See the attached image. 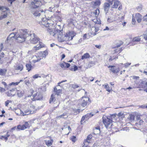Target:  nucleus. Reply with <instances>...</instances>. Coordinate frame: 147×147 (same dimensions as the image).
Instances as JSON below:
<instances>
[{
	"instance_id": "f257e3e1",
	"label": "nucleus",
	"mask_w": 147,
	"mask_h": 147,
	"mask_svg": "<svg viewBox=\"0 0 147 147\" xmlns=\"http://www.w3.org/2000/svg\"><path fill=\"white\" fill-rule=\"evenodd\" d=\"M42 3L39 0H33L30 4V10L34 16L39 17L40 15L42 16H45V11L42 9H40L39 10L37 9L42 5Z\"/></svg>"
},
{
	"instance_id": "f03ea898",
	"label": "nucleus",
	"mask_w": 147,
	"mask_h": 147,
	"mask_svg": "<svg viewBox=\"0 0 147 147\" xmlns=\"http://www.w3.org/2000/svg\"><path fill=\"white\" fill-rule=\"evenodd\" d=\"M28 37H30L29 40L30 43L32 44H36L39 43V44L34 46L33 49L34 51L39 50L40 48L44 47V45L40 41V39L35 35L34 34H29Z\"/></svg>"
},
{
	"instance_id": "7ed1b4c3",
	"label": "nucleus",
	"mask_w": 147,
	"mask_h": 147,
	"mask_svg": "<svg viewBox=\"0 0 147 147\" xmlns=\"http://www.w3.org/2000/svg\"><path fill=\"white\" fill-rule=\"evenodd\" d=\"M21 31L22 32H20L21 33L20 34H17L15 38L17 42L20 43L24 41L26 38H28L29 35V34H28L26 32L22 30Z\"/></svg>"
},
{
	"instance_id": "20e7f679",
	"label": "nucleus",
	"mask_w": 147,
	"mask_h": 147,
	"mask_svg": "<svg viewBox=\"0 0 147 147\" xmlns=\"http://www.w3.org/2000/svg\"><path fill=\"white\" fill-rule=\"evenodd\" d=\"M60 26L58 25L55 28V29L54 30H53L49 29L48 31V32L51 35L54 37H58L60 38L61 37V30L59 29L60 28Z\"/></svg>"
},
{
	"instance_id": "39448f33",
	"label": "nucleus",
	"mask_w": 147,
	"mask_h": 147,
	"mask_svg": "<svg viewBox=\"0 0 147 147\" xmlns=\"http://www.w3.org/2000/svg\"><path fill=\"white\" fill-rule=\"evenodd\" d=\"M90 102L89 98L88 97H82L79 101L78 107L81 108V107H85L87 105H88Z\"/></svg>"
},
{
	"instance_id": "423d86ee",
	"label": "nucleus",
	"mask_w": 147,
	"mask_h": 147,
	"mask_svg": "<svg viewBox=\"0 0 147 147\" xmlns=\"http://www.w3.org/2000/svg\"><path fill=\"white\" fill-rule=\"evenodd\" d=\"M102 121L103 123L107 128H110L111 126L112 121L109 117L104 115L102 117Z\"/></svg>"
},
{
	"instance_id": "0eeeda50",
	"label": "nucleus",
	"mask_w": 147,
	"mask_h": 147,
	"mask_svg": "<svg viewBox=\"0 0 147 147\" xmlns=\"http://www.w3.org/2000/svg\"><path fill=\"white\" fill-rule=\"evenodd\" d=\"M76 33L73 31H69L65 35V39L68 40H71L75 36Z\"/></svg>"
},
{
	"instance_id": "6e6552de",
	"label": "nucleus",
	"mask_w": 147,
	"mask_h": 147,
	"mask_svg": "<svg viewBox=\"0 0 147 147\" xmlns=\"http://www.w3.org/2000/svg\"><path fill=\"white\" fill-rule=\"evenodd\" d=\"M51 20L43 18L42 19L41 24L46 27H48L51 26L52 24L50 23Z\"/></svg>"
},
{
	"instance_id": "1a4fd4ad",
	"label": "nucleus",
	"mask_w": 147,
	"mask_h": 147,
	"mask_svg": "<svg viewBox=\"0 0 147 147\" xmlns=\"http://www.w3.org/2000/svg\"><path fill=\"white\" fill-rule=\"evenodd\" d=\"M32 96L33 98H32V99L33 101L40 100L42 99L43 97L42 94L40 93L38 94L35 93Z\"/></svg>"
},
{
	"instance_id": "9d476101",
	"label": "nucleus",
	"mask_w": 147,
	"mask_h": 147,
	"mask_svg": "<svg viewBox=\"0 0 147 147\" xmlns=\"http://www.w3.org/2000/svg\"><path fill=\"white\" fill-rule=\"evenodd\" d=\"M34 113V111H31L30 109L28 108L26 109L24 111H21V114L23 116H24L26 115H28L30 114H32Z\"/></svg>"
},
{
	"instance_id": "9b49d317",
	"label": "nucleus",
	"mask_w": 147,
	"mask_h": 147,
	"mask_svg": "<svg viewBox=\"0 0 147 147\" xmlns=\"http://www.w3.org/2000/svg\"><path fill=\"white\" fill-rule=\"evenodd\" d=\"M115 66L109 65L108 67L111 68L109 70L111 71L113 73L116 74L119 72V68H116L115 69Z\"/></svg>"
},
{
	"instance_id": "f8f14e48",
	"label": "nucleus",
	"mask_w": 147,
	"mask_h": 147,
	"mask_svg": "<svg viewBox=\"0 0 147 147\" xmlns=\"http://www.w3.org/2000/svg\"><path fill=\"white\" fill-rule=\"evenodd\" d=\"M16 89L12 88L8 92L7 95L8 96L12 97L14 96L16 93Z\"/></svg>"
},
{
	"instance_id": "ddd939ff",
	"label": "nucleus",
	"mask_w": 147,
	"mask_h": 147,
	"mask_svg": "<svg viewBox=\"0 0 147 147\" xmlns=\"http://www.w3.org/2000/svg\"><path fill=\"white\" fill-rule=\"evenodd\" d=\"M142 36H138L134 37L133 38L132 40V44H133V45H135L136 42H138L140 41L141 39V38Z\"/></svg>"
},
{
	"instance_id": "4468645a",
	"label": "nucleus",
	"mask_w": 147,
	"mask_h": 147,
	"mask_svg": "<svg viewBox=\"0 0 147 147\" xmlns=\"http://www.w3.org/2000/svg\"><path fill=\"white\" fill-rule=\"evenodd\" d=\"M57 87H55L54 89V93H55V94H54L55 95H57V96H59L62 93V90L60 89H58L59 88H57L58 87L57 86Z\"/></svg>"
},
{
	"instance_id": "2eb2a0df",
	"label": "nucleus",
	"mask_w": 147,
	"mask_h": 147,
	"mask_svg": "<svg viewBox=\"0 0 147 147\" xmlns=\"http://www.w3.org/2000/svg\"><path fill=\"white\" fill-rule=\"evenodd\" d=\"M110 4L107 3H105L104 4V8L105 12L106 13L109 9Z\"/></svg>"
},
{
	"instance_id": "dca6fc26",
	"label": "nucleus",
	"mask_w": 147,
	"mask_h": 147,
	"mask_svg": "<svg viewBox=\"0 0 147 147\" xmlns=\"http://www.w3.org/2000/svg\"><path fill=\"white\" fill-rule=\"evenodd\" d=\"M136 20L138 23L141 22L142 18V16L139 13H137L135 15Z\"/></svg>"
},
{
	"instance_id": "f3484780",
	"label": "nucleus",
	"mask_w": 147,
	"mask_h": 147,
	"mask_svg": "<svg viewBox=\"0 0 147 147\" xmlns=\"http://www.w3.org/2000/svg\"><path fill=\"white\" fill-rule=\"evenodd\" d=\"M92 138V136L90 134L89 135L86 139L84 142V146L85 145V144L86 143L88 144L89 143L90 141Z\"/></svg>"
},
{
	"instance_id": "a211bd4d",
	"label": "nucleus",
	"mask_w": 147,
	"mask_h": 147,
	"mask_svg": "<svg viewBox=\"0 0 147 147\" xmlns=\"http://www.w3.org/2000/svg\"><path fill=\"white\" fill-rule=\"evenodd\" d=\"M67 117L68 116L67 115V113H64L62 115L57 116L56 117V118L59 119L60 118H62L65 119H66L67 118Z\"/></svg>"
},
{
	"instance_id": "6ab92c4d",
	"label": "nucleus",
	"mask_w": 147,
	"mask_h": 147,
	"mask_svg": "<svg viewBox=\"0 0 147 147\" xmlns=\"http://www.w3.org/2000/svg\"><path fill=\"white\" fill-rule=\"evenodd\" d=\"M120 2L118 0H114V4L112 6L113 8H117L120 4Z\"/></svg>"
},
{
	"instance_id": "aec40b11",
	"label": "nucleus",
	"mask_w": 147,
	"mask_h": 147,
	"mask_svg": "<svg viewBox=\"0 0 147 147\" xmlns=\"http://www.w3.org/2000/svg\"><path fill=\"white\" fill-rule=\"evenodd\" d=\"M140 84L136 87L138 88H143L145 87L144 84L145 83V82L144 81H141V82H139Z\"/></svg>"
},
{
	"instance_id": "412c9836",
	"label": "nucleus",
	"mask_w": 147,
	"mask_h": 147,
	"mask_svg": "<svg viewBox=\"0 0 147 147\" xmlns=\"http://www.w3.org/2000/svg\"><path fill=\"white\" fill-rule=\"evenodd\" d=\"M95 114V113H88L84 115L86 117V120L90 118L93 116Z\"/></svg>"
},
{
	"instance_id": "4be33fe9",
	"label": "nucleus",
	"mask_w": 147,
	"mask_h": 147,
	"mask_svg": "<svg viewBox=\"0 0 147 147\" xmlns=\"http://www.w3.org/2000/svg\"><path fill=\"white\" fill-rule=\"evenodd\" d=\"M8 132H7V135H6L0 136V138L2 140H5L6 141L7 140L8 137L10 136L9 134H8Z\"/></svg>"
},
{
	"instance_id": "5701e85b",
	"label": "nucleus",
	"mask_w": 147,
	"mask_h": 147,
	"mask_svg": "<svg viewBox=\"0 0 147 147\" xmlns=\"http://www.w3.org/2000/svg\"><path fill=\"white\" fill-rule=\"evenodd\" d=\"M23 66L21 64H19L15 68L16 70L22 71L23 69Z\"/></svg>"
},
{
	"instance_id": "b1692460",
	"label": "nucleus",
	"mask_w": 147,
	"mask_h": 147,
	"mask_svg": "<svg viewBox=\"0 0 147 147\" xmlns=\"http://www.w3.org/2000/svg\"><path fill=\"white\" fill-rule=\"evenodd\" d=\"M17 95L19 97H21L23 96L24 92L21 90H19L17 91Z\"/></svg>"
},
{
	"instance_id": "393cba45",
	"label": "nucleus",
	"mask_w": 147,
	"mask_h": 147,
	"mask_svg": "<svg viewBox=\"0 0 147 147\" xmlns=\"http://www.w3.org/2000/svg\"><path fill=\"white\" fill-rule=\"evenodd\" d=\"M137 122L136 123V124H138L140 125H141L143 122V120L140 119V117H138L137 119Z\"/></svg>"
},
{
	"instance_id": "a878e982",
	"label": "nucleus",
	"mask_w": 147,
	"mask_h": 147,
	"mask_svg": "<svg viewBox=\"0 0 147 147\" xmlns=\"http://www.w3.org/2000/svg\"><path fill=\"white\" fill-rule=\"evenodd\" d=\"M90 56L88 53H86L84 54L83 56H82L81 59H86L89 57Z\"/></svg>"
},
{
	"instance_id": "bb28decb",
	"label": "nucleus",
	"mask_w": 147,
	"mask_h": 147,
	"mask_svg": "<svg viewBox=\"0 0 147 147\" xmlns=\"http://www.w3.org/2000/svg\"><path fill=\"white\" fill-rule=\"evenodd\" d=\"M55 95L54 94H52L51 96V98L49 100V103H51L53 102L54 100H55Z\"/></svg>"
},
{
	"instance_id": "cd10ccee",
	"label": "nucleus",
	"mask_w": 147,
	"mask_h": 147,
	"mask_svg": "<svg viewBox=\"0 0 147 147\" xmlns=\"http://www.w3.org/2000/svg\"><path fill=\"white\" fill-rule=\"evenodd\" d=\"M26 69L28 70V71H29L31 69L32 66L30 64H27L26 65Z\"/></svg>"
},
{
	"instance_id": "c85d7f7f",
	"label": "nucleus",
	"mask_w": 147,
	"mask_h": 147,
	"mask_svg": "<svg viewBox=\"0 0 147 147\" xmlns=\"http://www.w3.org/2000/svg\"><path fill=\"white\" fill-rule=\"evenodd\" d=\"M134 118L135 116L134 115L130 114L129 115V117L128 118V119L130 121L132 122L134 120Z\"/></svg>"
},
{
	"instance_id": "c756f323",
	"label": "nucleus",
	"mask_w": 147,
	"mask_h": 147,
	"mask_svg": "<svg viewBox=\"0 0 147 147\" xmlns=\"http://www.w3.org/2000/svg\"><path fill=\"white\" fill-rule=\"evenodd\" d=\"M17 128L18 129L23 130L26 129V127L23 125H19L18 126Z\"/></svg>"
},
{
	"instance_id": "7c9ffc66",
	"label": "nucleus",
	"mask_w": 147,
	"mask_h": 147,
	"mask_svg": "<svg viewBox=\"0 0 147 147\" xmlns=\"http://www.w3.org/2000/svg\"><path fill=\"white\" fill-rule=\"evenodd\" d=\"M53 142V140H48L46 141V144L48 146H49L52 145V144Z\"/></svg>"
},
{
	"instance_id": "2f4dec72",
	"label": "nucleus",
	"mask_w": 147,
	"mask_h": 147,
	"mask_svg": "<svg viewBox=\"0 0 147 147\" xmlns=\"http://www.w3.org/2000/svg\"><path fill=\"white\" fill-rule=\"evenodd\" d=\"M7 71V70L5 69H0V75H4Z\"/></svg>"
},
{
	"instance_id": "473e14b6",
	"label": "nucleus",
	"mask_w": 147,
	"mask_h": 147,
	"mask_svg": "<svg viewBox=\"0 0 147 147\" xmlns=\"http://www.w3.org/2000/svg\"><path fill=\"white\" fill-rule=\"evenodd\" d=\"M141 117L142 119H144L145 122L147 123V113L143 114Z\"/></svg>"
},
{
	"instance_id": "72a5a7b5",
	"label": "nucleus",
	"mask_w": 147,
	"mask_h": 147,
	"mask_svg": "<svg viewBox=\"0 0 147 147\" xmlns=\"http://www.w3.org/2000/svg\"><path fill=\"white\" fill-rule=\"evenodd\" d=\"M123 43V42L121 41H119L116 43V47H119L121 46Z\"/></svg>"
},
{
	"instance_id": "f704fd0d",
	"label": "nucleus",
	"mask_w": 147,
	"mask_h": 147,
	"mask_svg": "<svg viewBox=\"0 0 147 147\" xmlns=\"http://www.w3.org/2000/svg\"><path fill=\"white\" fill-rule=\"evenodd\" d=\"M103 86L106 89L107 91L108 92H110L111 90L109 89V87L108 85V84H104Z\"/></svg>"
},
{
	"instance_id": "c9c22d12",
	"label": "nucleus",
	"mask_w": 147,
	"mask_h": 147,
	"mask_svg": "<svg viewBox=\"0 0 147 147\" xmlns=\"http://www.w3.org/2000/svg\"><path fill=\"white\" fill-rule=\"evenodd\" d=\"M7 13L6 12V13L4 14L3 15L1 16H0V20H2L3 19L7 17Z\"/></svg>"
},
{
	"instance_id": "e433bc0d",
	"label": "nucleus",
	"mask_w": 147,
	"mask_h": 147,
	"mask_svg": "<svg viewBox=\"0 0 147 147\" xmlns=\"http://www.w3.org/2000/svg\"><path fill=\"white\" fill-rule=\"evenodd\" d=\"M117 115L116 114H113L109 116H108L110 118V119H111L112 120L113 119H115V117H116Z\"/></svg>"
},
{
	"instance_id": "4c0bfd02",
	"label": "nucleus",
	"mask_w": 147,
	"mask_h": 147,
	"mask_svg": "<svg viewBox=\"0 0 147 147\" xmlns=\"http://www.w3.org/2000/svg\"><path fill=\"white\" fill-rule=\"evenodd\" d=\"M94 3L95 6L99 5L101 4V2L100 0H96Z\"/></svg>"
},
{
	"instance_id": "58836bf2",
	"label": "nucleus",
	"mask_w": 147,
	"mask_h": 147,
	"mask_svg": "<svg viewBox=\"0 0 147 147\" xmlns=\"http://www.w3.org/2000/svg\"><path fill=\"white\" fill-rule=\"evenodd\" d=\"M99 10L98 9H97L96 10H95L93 12L95 14V15L96 16H98L99 13Z\"/></svg>"
},
{
	"instance_id": "ea45409f",
	"label": "nucleus",
	"mask_w": 147,
	"mask_h": 147,
	"mask_svg": "<svg viewBox=\"0 0 147 147\" xmlns=\"http://www.w3.org/2000/svg\"><path fill=\"white\" fill-rule=\"evenodd\" d=\"M96 29V28L95 26H93L91 28V31L90 32V33L92 35H93V33H94Z\"/></svg>"
},
{
	"instance_id": "a19ab883",
	"label": "nucleus",
	"mask_w": 147,
	"mask_h": 147,
	"mask_svg": "<svg viewBox=\"0 0 147 147\" xmlns=\"http://www.w3.org/2000/svg\"><path fill=\"white\" fill-rule=\"evenodd\" d=\"M43 57H45L48 55V52L47 50H45L43 52H41Z\"/></svg>"
},
{
	"instance_id": "79ce46f5",
	"label": "nucleus",
	"mask_w": 147,
	"mask_h": 147,
	"mask_svg": "<svg viewBox=\"0 0 147 147\" xmlns=\"http://www.w3.org/2000/svg\"><path fill=\"white\" fill-rule=\"evenodd\" d=\"M23 125H24L26 129L30 127L29 124L28 122H25V123Z\"/></svg>"
},
{
	"instance_id": "37998d69",
	"label": "nucleus",
	"mask_w": 147,
	"mask_h": 147,
	"mask_svg": "<svg viewBox=\"0 0 147 147\" xmlns=\"http://www.w3.org/2000/svg\"><path fill=\"white\" fill-rule=\"evenodd\" d=\"M15 37L9 36L7 38V41H10L13 40L14 38Z\"/></svg>"
},
{
	"instance_id": "c03bdc74",
	"label": "nucleus",
	"mask_w": 147,
	"mask_h": 147,
	"mask_svg": "<svg viewBox=\"0 0 147 147\" xmlns=\"http://www.w3.org/2000/svg\"><path fill=\"white\" fill-rule=\"evenodd\" d=\"M93 132L95 134H98L100 132V130H96V129H94Z\"/></svg>"
},
{
	"instance_id": "a18cd8bd",
	"label": "nucleus",
	"mask_w": 147,
	"mask_h": 147,
	"mask_svg": "<svg viewBox=\"0 0 147 147\" xmlns=\"http://www.w3.org/2000/svg\"><path fill=\"white\" fill-rule=\"evenodd\" d=\"M73 111L74 113H79L80 111V109H73Z\"/></svg>"
},
{
	"instance_id": "49530a36",
	"label": "nucleus",
	"mask_w": 147,
	"mask_h": 147,
	"mask_svg": "<svg viewBox=\"0 0 147 147\" xmlns=\"http://www.w3.org/2000/svg\"><path fill=\"white\" fill-rule=\"evenodd\" d=\"M65 62H64V63H61L60 64V67L62 68H66L65 64Z\"/></svg>"
},
{
	"instance_id": "de8ad7c7",
	"label": "nucleus",
	"mask_w": 147,
	"mask_h": 147,
	"mask_svg": "<svg viewBox=\"0 0 147 147\" xmlns=\"http://www.w3.org/2000/svg\"><path fill=\"white\" fill-rule=\"evenodd\" d=\"M18 32H13L12 33L9 35V36H13L15 37V36H16L17 34H18Z\"/></svg>"
},
{
	"instance_id": "09e8293b",
	"label": "nucleus",
	"mask_w": 147,
	"mask_h": 147,
	"mask_svg": "<svg viewBox=\"0 0 147 147\" xmlns=\"http://www.w3.org/2000/svg\"><path fill=\"white\" fill-rule=\"evenodd\" d=\"M19 83V82H15V83L13 82H12L11 83H10L9 84V85L10 86H11V85H13L16 86V85H18Z\"/></svg>"
},
{
	"instance_id": "8fccbe9b",
	"label": "nucleus",
	"mask_w": 147,
	"mask_h": 147,
	"mask_svg": "<svg viewBox=\"0 0 147 147\" xmlns=\"http://www.w3.org/2000/svg\"><path fill=\"white\" fill-rule=\"evenodd\" d=\"M30 109L31 111H34V112L35 111V107L33 105H31L30 107Z\"/></svg>"
},
{
	"instance_id": "3c124183",
	"label": "nucleus",
	"mask_w": 147,
	"mask_h": 147,
	"mask_svg": "<svg viewBox=\"0 0 147 147\" xmlns=\"http://www.w3.org/2000/svg\"><path fill=\"white\" fill-rule=\"evenodd\" d=\"M142 36V38L144 37V38L146 40H147V34H144L142 35H141Z\"/></svg>"
},
{
	"instance_id": "603ef678",
	"label": "nucleus",
	"mask_w": 147,
	"mask_h": 147,
	"mask_svg": "<svg viewBox=\"0 0 147 147\" xmlns=\"http://www.w3.org/2000/svg\"><path fill=\"white\" fill-rule=\"evenodd\" d=\"M136 19L135 17L133 16L132 19V23L133 24H135L136 22Z\"/></svg>"
},
{
	"instance_id": "864d4df0",
	"label": "nucleus",
	"mask_w": 147,
	"mask_h": 147,
	"mask_svg": "<svg viewBox=\"0 0 147 147\" xmlns=\"http://www.w3.org/2000/svg\"><path fill=\"white\" fill-rule=\"evenodd\" d=\"M76 138L75 136H73L71 138V140L73 142H75L76 140Z\"/></svg>"
},
{
	"instance_id": "5fc2aeb1",
	"label": "nucleus",
	"mask_w": 147,
	"mask_h": 147,
	"mask_svg": "<svg viewBox=\"0 0 147 147\" xmlns=\"http://www.w3.org/2000/svg\"><path fill=\"white\" fill-rule=\"evenodd\" d=\"M117 58H118L117 57H111V58L109 59V61H113V60L114 59H117Z\"/></svg>"
},
{
	"instance_id": "6e6d98bb",
	"label": "nucleus",
	"mask_w": 147,
	"mask_h": 147,
	"mask_svg": "<svg viewBox=\"0 0 147 147\" xmlns=\"http://www.w3.org/2000/svg\"><path fill=\"white\" fill-rule=\"evenodd\" d=\"M11 101L9 100H7L5 102V106L7 107L8 105L10 102H11Z\"/></svg>"
},
{
	"instance_id": "4d7b16f0",
	"label": "nucleus",
	"mask_w": 147,
	"mask_h": 147,
	"mask_svg": "<svg viewBox=\"0 0 147 147\" xmlns=\"http://www.w3.org/2000/svg\"><path fill=\"white\" fill-rule=\"evenodd\" d=\"M99 30V29L98 28H96V29L95 30L94 33H93V35L94 36L96 35V33Z\"/></svg>"
},
{
	"instance_id": "13d9d810",
	"label": "nucleus",
	"mask_w": 147,
	"mask_h": 147,
	"mask_svg": "<svg viewBox=\"0 0 147 147\" xmlns=\"http://www.w3.org/2000/svg\"><path fill=\"white\" fill-rule=\"evenodd\" d=\"M85 118H86V117L85 115H84L82 117V118L81 119V124H82L83 121H84V120L85 119Z\"/></svg>"
},
{
	"instance_id": "bf43d9fd",
	"label": "nucleus",
	"mask_w": 147,
	"mask_h": 147,
	"mask_svg": "<svg viewBox=\"0 0 147 147\" xmlns=\"http://www.w3.org/2000/svg\"><path fill=\"white\" fill-rule=\"evenodd\" d=\"M38 77H40V76H39L38 74H36L33 76V78L34 79H36L38 78Z\"/></svg>"
},
{
	"instance_id": "052dcab7",
	"label": "nucleus",
	"mask_w": 147,
	"mask_h": 147,
	"mask_svg": "<svg viewBox=\"0 0 147 147\" xmlns=\"http://www.w3.org/2000/svg\"><path fill=\"white\" fill-rule=\"evenodd\" d=\"M73 69L74 71H75L78 69V67L76 66L75 65L74 66V69H72L71 70H72Z\"/></svg>"
},
{
	"instance_id": "680f3d73",
	"label": "nucleus",
	"mask_w": 147,
	"mask_h": 147,
	"mask_svg": "<svg viewBox=\"0 0 147 147\" xmlns=\"http://www.w3.org/2000/svg\"><path fill=\"white\" fill-rule=\"evenodd\" d=\"M114 0H108V2L109 4H110V5H112L113 2H114Z\"/></svg>"
},
{
	"instance_id": "e2e57ef3",
	"label": "nucleus",
	"mask_w": 147,
	"mask_h": 147,
	"mask_svg": "<svg viewBox=\"0 0 147 147\" xmlns=\"http://www.w3.org/2000/svg\"><path fill=\"white\" fill-rule=\"evenodd\" d=\"M66 81H67V80H63L61 82L58 83V85L57 86V87H59V86H60V84H61V83H63V82H66Z\"/></svg>"
},
{
	"instance_id": "0e129e2a",
	"label": "nucleus",
	"mask_w": 147,
	"mask_h": 147,
	"mask_svg": "<svg viewBox=\"0 0 147 147\" xmlns=\"http://www.w3.org/2000/svg\"><path fill=\"white\" fill-rule=\"evenodd\" d=\"M143 21L147 22V14L143 17Z\"/></svg>"
},
{
	"instance_id": "69168bd1",
	"label": "nucleus",
	"mask_w": 147,
	"mask_h": 147,
	"mask_svg": "<svg viewBox=\"0 0 147 147\" xmlns=\"http://www.w3.org/2000/svg\"><path fill=\"white\" fill-rule=\"evenodd\" d=\"M123 114L121 113H118V114H116L117 116H118V117H120L121 116H122L123 115Z\"/></svg>"
},
{
	"instance_id": "338daca9",
	"label": "nucleus",
	"mask_w": 147,
	"mask_h": 147,
	"mask_svg": "<svg viewBox=\"0 0 147 147\" xmlns=\"http://www.w3.org/2000/svg\"><path fill=\"white\" fill-rule=\"evenodd\" d=\"M136 9L138 11H140L142 9V7L141 6H139L136 7Z\"/></svg>"
},
{
	"instance_id": "774afa93",
	"label": "nucleus",
	"mask_w": 147,
	"mask_h": 147,
	"mask_svg": "<svg viewBox=\"0 0 147 147\" xmlns=\"http://www.w3.org/2000/svg\"><path fill=\"white\" fill-rule=\"evenodd\" d=\"M95 47L98 48V49H100L101 47V45H96Z\"/></svg>"
}]
</instances>
